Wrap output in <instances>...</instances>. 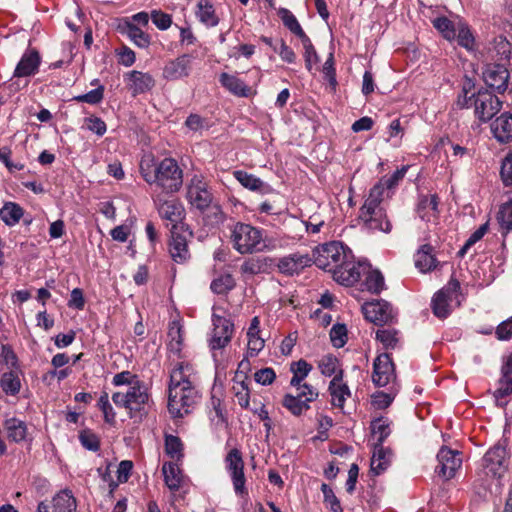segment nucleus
<instances>
[{
  "label": "nucleus",
  "mask_w": 512,
  "mask_h": 512,
  "mask_svg": "<svg viewBox=\"0 0 512 512\" xmlns=\"http://www.w3.org/2000/svg\"><path fill=\"white\" fill-rule=\"evenodd\" d=\"M314 264L331 272L333 279L345 286L358 282L366 270L364 263L356 262L351 250L339 241L317 246L313 251Z\"/></svg>",
  "instance_id": "obj_1"
},
{
  "label": "nucleus",
  "mask_w": 512,
  "mask_h": 512,
  "mask_svg": "<svg viewBox=\"0 0 512 512\" xmlns=\"http://www.w3.org/2000/svg\"><path fill=\"white\" fill-rule=\"evenodd\" d=\"M200 400L197 376L188 362H179L170 372L168 385V411L172 417L189 414Z\"/></svg>",
  "instance_id": "obj_2"
},
{
  "label": "nucleus",
  "mask_w": 512,
  "mask_h": 512,
  "mask_svg": "<svg viewBox=\"0 0 512 512\" xmlns=\"http://www.w3.org/2000/svg\"><path fill=\"white\" fill-rule=\"evenodd\" d=\"M139 172L147 184L155 185L164 194L176 193L183 185V170L170 157L157 161L152 153L144 154L139 163Z\"/></svg>",
  "instance_id": "obj_3"
},
{
  "label": "nucleus",
  "mask_w": 512,
  "mask_h": 512,
  "mask_svg": "<svg viewBox=\"0 0 512 512\" xmlns=\"http://www.w3.org/2000/svg\"><path fill=\"white\" fill-rule=\"evenodd\" d=\"M111 398L117 407L127 410L131 419L147 416L153 405L149 388L143 381L135 382L126 392L113 393Z\"/></svg>",
  "instance_id": "obj_4"
},
{
  "label": "nucleus",
  "mask_w": 512,
  "mask_h": 512,
  "mask_svg": "<svg viewBox=\"0 0 512 512\" xmlns=\"http://www.w3.org/2000/svg\"><path fill=\"white\" fill-rule=\"evenodd\" d=\"M381 188L373 186L359 211V219L372 231L391 232L392 224L382 206Z\"/></svg>",
  "instance_id": "obj_5"
},
{
  "label": "nucleus",
  "mask_w": 512,
  "mask_h": 512,
  "mask_svg": "<svg viewBox=\"0 0 512 512\" xmlns=\"http://www.w3.org/2000/svg\"><path fill=\"white\" fill-rule=\"evenodd\" d=\"M230 240L240 254H253L268 249L263 230L248 223L237 222L231 229Z\"/></svg>",
  "instance_id": "obj_6"
},
{
  "label": "nucleus",
  "mask_w": 512,
  "mask_h": 512,
  "mask_svg": "<svg viewBox=\"0 0 512 512\" xmlns=\"http://www.w3.org/2000/svg\"><path fill=\"white\" fill-rule=\"evenodd\" d=\"M460 283L456 279H451L448 284L439 290L432 298L431 308L434 315L438 318H446L451 312L453 303L460 304Z\"/></svg>",
  "instance_id": "obj_7"
},
{
  "label": "nucleus",
  "mask_w": 512,
  "mask_h": 512,
  "mask_svg": "<svg viewBox=\"0 0 512 512\" xmlns=\"http://www.w3.org/2000/svg\"><path fill=\"white\" fill-rule=\"evenodd\" d=\"M163 194L159 193L153 196V201L160 217L172 225L171 230L182 229L185 217L183 204L178 199H165Z\"/></svg>",
  "instance_id": "obj_8"
},
{
  "label": "nucleus",
  "mask_w": 512,
  "mask_h": 512,
  "mask_svg": "<svg viewBox=\"0 0 512 512\" xmlns=\"http://www.w3.org/2000/svg\"><path fill=\"white\" fill-rule=\"evenodd\" d=\"M508 458L506 447L497 443L485 453L482 459L484 474L491 478H501L508 469Z\"/></svg>",
  "instance_id": "obj_9"
},
{
  "label": "nucleus",
  "mask_w": 512,
  "mask_h": 512,
  "mask_svg": "<svg viewBox=\"0 0 512 512\" xmlns=\"http://www.w3.org/2000/svg\"><path fill=\"white\" fill-rule=\"evenodd\" d=\"M473 96L474 113L480 122L490 121L501 110L502 101L492 91L488 89L479 90Z\"/></svg>",
  "instance_id": "obj_10"
},
{
  "label": "nucleus",
  "mask_w": 512,
  "mask_h": 512,
  "mask_svg": "<svg viewBox=\"0 0 512 512\" xmlns=\"http://www.w3.org/2000/svg\"><path fill=\"white\" fill-rule=\"evenodd\" d=\"M212 323L213 329L209 339V347L216 359V352L224 349L231 341L234 325L229 319L216 314L212 315Z\"/></svg>",
  "instance_id": "obj_11"
},
{
  "label": "nucleus",
  "mask_w": 512,
  "mask_h": 512,
  "mask_svg": "<svg viewBox=\"0 0 512 512\" xmlns=\"http://www.w3.org/2000/svg\"><path fill=\"white\" fill-rule=\"evenodd\" d=\"M224 462L225 468L231 477L235 493L240 496L246 495V478L244 475V461L241 451L237 448L231 449L225 456Z\"/></svg>",
  "instance_id": "obj_12"
},
{
  "label": "nucleus",
  "mask_w": 512,
  "mask_h": 512,
  "mask_svg": "<svg viewBox=\"0 0 512 512\" xmlns=\"http://www.w3.org/2000/svg\"><path fill=\"white\" fill-rule=\"evenodd\" d=\"M437 461L438 465L435 468V472L444 480L452 479L462 465L459 452L448 447H442L438 451Z\"/></svg>",
  "instance_id": "obj_13"
},
{
  "label": "nucleus",
  "mask_w": 512,
  "mask_h": 512,
  "mask_svg": "<svg viewBox=\"0 0 512 512\" xmlns=\"http://www.w3.org/2000/svg\"><path fill=\"white\" fill-rule=\"evenodd\" d=\"M187 200L195 208L204 210L212 202V194L203 178L194 175L187 186Z\"/></svg>",
  "instance_id": "obj_14"
},
{
  "label": "nucleus",
  "mask_w": 512,
  "mask_h": 512,
  "mask_svg": "<svg viewBox=\"0 0 512 512\" xmlns=\"http://www.w3.org/2000/svg\"><path fill=\"white\" fill-rule=\"evenodd\" d=\"M312 258L309 254L295 252L275 260V267L286 276L300 274L306 267L311 266Z\"/></svg>",
  "instance_id": "obj_15"
},
{
  "label": "nucleus",
  "mask_w": 512,
  "mask_h": 512,
  "mask_svg": "<svg viewBox=\"0 0 512 512\" xmlns=\"http://www.w3.org/2000/svg\"><path fill=\"white\" fill-rule=\"evenodd\" d=\"M396 378L394 364L389 354L379 355L373 364L372 381L378 387H385Z\"/></svg>",
  "instance_id": "obj_16"
},
{
  "label": "nucleus",
  "mask_w": 512,
  "mask_h": 512,
  "mask_svg": "<svg viewBox=\"0 0 512 512\" xmlns=\"http://www.w3.org/2000/svg\"><path fill=\"white\" fill-rule=\"evenodd\" d=\"M509 77L507 68L500 64L487 65L483 71V80L487 87L498 93L507 90Z\"/></svg>",
  "instance_id": "obj_17"
},
{
  "label": "nucleus",
  "mask_w": 512,
  "mask_h": 512,
  "mask_svg": "<svg viewBox=\"0 0 512 512\" xmlns=\"http://www.w3.org/2000/svg\"><path fill=\"white\" fill-rule=\"evenodd\" d=\"M192 70V57L183 54L175 59L166 62L163 67L162 76L168 81H176L188 77Z\"/></svg>",
  "instance_id": "obj_18"
},
{
  "label": "nucleus",
  "mask_w": 512,
  "mask_h": 512,
  "mask_svg": "<svg viewBox=\"0 0 512 512\" xmlns=\"http://www.w3.org/2000/svg\"><path fill=\"white\" fill-rule=\"evenodd\" d=\"M365 318L375 324L386 323L393 318L392 306L383 300L368 302L363 305Z\"/></svg>",
  "instance_id": "obj_19"
},
{
  "label": "nucleus",
  "mask_w": 512,
  "mask_h": 512,
  "mask_svg": "<svg viewBox=\"0 0 512 512\" xmlns=\"http://www.w3.org/2000/svg\"><path fill=\"white\" fill-rule=\"evenodd\" d=\"M125 81L133 96L146 93L155 86V80L151 74L137 70L126 73Z\"/></svg>",
  "instance_id": "obj_20"
},
{
  "label": "nucleus",
  "mask_w": 512,
  "mask_h": 512,
  "mask_svg": "<svg viewBox=\"0 0 512 512\" xmlns=\"http://www.w3.org/2000/svg\"><path fill=\"white\" fill-rule=\"evenodd\" d=\"M41 58L35 49H28L22 55L19 63L17 64L14 76L15 77H28L34 75L40 66Z\"/></svg>",
  "instance_id": "obj_21"
},
{
  "label": "nucleus",
  "mask_w": 512,
  "mask_h": 512,
  "mask_svg": "<svg viewBox=\"0 0 512 512\" xmlns=\"http://www.w3.org/2000/svg\"><path fill=\"white\" fill-rule=\"evenodd\" d=\"M308 394L310 395L308 399H301L296 395L287 393L282 399V405L294 416H300L310 409V403L315 401L319 396L318 391H312L310 389Z\"/></svg>",
  "instance_id": "obj_22"
},
{
  "label": "nucleus",
  "mask_w": 512,
  "mask_h": 512,
  "mask_svg": "<svg viewBox=\"0 0 512 512\" xmlns=\"http://www.w3.org/2000/svg\"><path fill=\"white\" fill-rule=\"evenodd\" d=\"M328 392L331 396L332 406L339 409H343L346 400L351 397L350 388L341 378V374L332 378L328 386Z\"/></svg>",
  "instance_id": "obj_23"
},
{
  "label": "nucleus",
  "mask_w": 512,
  "mask_h": 512,
  "mask_svg": "<svg viewBox=\"0 0 512 512\" xmlns=\"http://www.w3.org/2000/svg\"><path fill=\"white\" fill-rule=\"evenodd\" d=\"M169 253L173 261L179 264L184 263L190 257L187 238L180 234L178 230H171Z\"/></svg>",
  "instance_id": "obj_24"
},
{
  "label": "nucleus",
  "mask_w": 512,
  "mask_h": 512,
  "mask_svg": "<svg viewBox=\"0 0 512 512\" xmlns=\"http://www.w3.org/2000/svg\"><path fill=\"white\" fill-rule=\"evenodd\" d=\"M438 196L436 194L422 196L417 206V213L419 217L427 222H436L438 219Z\"/></svg>",
  "instance_id": "obj_25"
},
{
  "label": "nucleus",
  "mask_w": 512,
  "mask_h": 512,
  "mask_svg": "<svg viewBox=\"0 0 512 512\" xmlns=\"http://www.w3.org/2000/svg\"><path fill=\"white\" fill-rule=\"evenodd\" d=\"M430 244L420 246L414 255L415 267L422 273H427L437 267L438 261Z\"/></svg>",
  "instance_id": "obj_26"
},
{
  "label": "nucleus",
  "mask_w": 512,
  "mask_h": 512,
  "mask_svg": "<svg viewBox=\"0 0 512 512\" xmlns=\"http://www.w3.org/2000/svg\"><path fill=\"white\" fill-rule=\"evenodd\" d=\"M235 179L245 188L259 192L262 194H268L273 191L272 187L263 182L260 178L246 171L237 170L233 173Z\"/></svg>",
  "instance_id": "obj_27"
},
{
  "label": "nucleus",
  "mask_w": 512,
  "mask_h": 512,
  "mask_svg": "<svg viewBox=\"0 0 512 512\" xmlns=\"http://www.w3.org/2000/svg\"><path fill=\"white\" fill-rule=\"evenodd\" d=\"M493 136L501 143H508L512 140V115L501 114L492 124Z\"/></svg>",
  "instance_id": "obj_28"
},
{
  "label": "nucleus",
  "mask_w": 512,
  "mask_h": 512,
  "mask_svg": "<svg viewBox=\"0 0 512 512\" xmlns=\"http://www.w3.org/2000/svg\"><path fill=\"white\" fill-rule=\"evenodd\" d=\"M274 267L275 259L262 256L244 261L240 269L244 274L257 275L261 273H268Z\"/></svg>",
  "instance_id": "obj_29"
},
{
  "label": "nucleus",
  "mask_w": 512,
  "mask_h": 512,
  "mask_svg": "<svg viewBox=\"0 0 512 512\" xmlns=\"http://www.w3.org/2000/svg\"><path fill=\"white\" fill-rule=\"evenodd\" d=\"M219 82L225 89L235 96L249 97L251 94V88L235 75L223 72L220 74Z\"/></svg>",
  "instance_id": "obj_30"
},
{
  "label": "nucleus",
  "mask_w": 512,
  "mask_h": 512,
  "mask_svg": "<svg viewBox=\"0 0 512 512\" xmlns=\"http://www.w3.org/2000/svg\"><path fill=\"white\" fill-rule=\"evenodd\" d=\"M123 33L127 35L130 41L141 49H146L150 46L151 37L144 32L139 26L132 21H125L122 28Z\"/></svg>",
  "instance_id": "obj_31"
},
{
  "label": "nucleus",
  "mask_w": 512,
  "mask_h": 512,
  "mask_svg": "<svg viewBox=\"0 0 512 512\" xmlns=\"http://www.w3.org/2000/svg\"><path fill=\"white\" fill-rule=\"evenodd\" d=\"M392 451L388 448H384L383 445H374V451L371 458V471L375 475H379L384 472L391 461Z\"/></svg>",
  "instance_id": "obj_32"
},
{
  "label": "nucleus",
  "mask_w": 512,
  "mask_h": 512,
  "mask_svg": "<svg viewBox=\"0 0 512 512\" xmlns=\"http://www.w3.org/2000/svg\"><path fill=\"white\" fill-rule=\"evenodd\" d=\"M54 512H75L77 508L76 499L69 489L58 492L52 500Z\"/></svg>",
  "instance_id": "obj_33"
},
{
  "label": "nucleus",
  "mask_w": 512,
  "mask_h": 512,
  "mask_svg": "<svg viewBox=\"0 0 512 512\" xmlns=\"http://www.w3.org/2000/svg\"><path fill=\"white\" fill-rule=\"evenodd\" d=\"M162 473L164 475L165 484L171 491H177L181 487L183 475L176 463H164Z\"/></svg>",
  "instance_id": "obj_34"
},
{
  "label": "nucleus",
  "mask_w": 512,
  "mask_h": 512,
  "mask_svg": "<svg viewBox=\"0 0 512 512\" xmlns=\"http://www.w3.org/2000/svg\"><path fill=\"white\" fill-rule=\"evenodd\" d=\"M4 427L10 441L18 443L26 439L27 425L24 421L15 417L9 418L4 422Z\"/></svg>",
  "instance_id": "obj_35"
},
{
  "label": "nucleus",
  "mask_w": 512,
  "mask_h": 512,
  "mask_svg": "<svg viewBox=\"0 0 512 512\" xmlns=\"http://www.w3.org/2000/svg\"><path fill=\"white\" fill-rule=\"evenodd\" d=\"M496 221L501 235L505 238L512 231V198L500 206Z\"/></svg>",
  "instance_id": "obj_36"
},
{
  "label": "nucleus",
  "mask_w": 512,
  "mask_h": 512,
  "mask_svg": "<svg viewBox=\"0 0 512 512\" xmlns=\"http://www.w3.org/2000/svg\"><path fill=\"white\" fill-rule=\"evenodd\" d=\"M318 368L325 377H338L339 374H341V378L344 377V371L341 368L340 361L331 354L323 356L318 361Z\"/></svg>",
  "instance_id": "obj_37"
},
{
  "label": "nucleus",
  "mask_w": 512,
  "mask_h": 512,
  "mask_svg": "<svg viewBox=\"0 0 512 512\" xmlns=\"http://www.w3.org/2000/svg\"><path fill=\"white\" fill-rule=\"evenodd\" d=\"M23 215V208L14 202H6L0 209V218L9 227L15 226Z\"/></svg>",
  "instance_id": "obj_38"
},
{
  "label": "nucleus",
  "mask_w": 512,
  "mask_h": 512,
  "mask_svg": "<svg viewBox=\"0 0 512 512\" xmlns=\"http://www.w3.org/2000/svg\"><path fill=\"white\" fill-rule=\"evenodd\" d=\"M312 368V365L303 359L292 362L290 365V371L293 376L290 380V385L297 390H300V385L303 384V380L309 375Z\"/></svg>",
  "instance_id": "obj_39"
},
{
  "label": "nucleus",
  "mask_w": 512,
  "mask_h": 512,
  "mask_svg": "<svg viewBox=\"0 0 512 512\" xmlns=\"http://www.w3.org/2000/svg\"><path fill=\"white\" fill-rule=\"evenodd\" d=\"M501 373L502 375L498 381V387L494 391L493 395L497 405L503 407L506 405V402L503 401V399L512 394V372H507L501 369Z\"/></svg>",
  "instance_id": "obj_40"
},
{
  "label": "nucleus",
  "mask_w": 512,
  "mask_h": 512,
  "mask_svg": "<svg viewBox=\"0 0 512 512\" xmlns=\"http://www.w3.org/2000/svg\"><path fill=\"white\" fill-rule=\"evenodd\" d=\"M434 28L445 38L452 42L456 39L457 23L451 21L445 16L437 17L432 20Z\"/></svg>",
  "instance_id": "obj_41"
},
{
  "label": "nucleus",
  "mask_w": 512,
  "mask_h": 512,
  "mask_svg": "<svg viewBox=\"0 0 512 512\" xmlns=\"http://www.w3.org/2000/svg\"><path fill=\"white\" fill-rule=\"evenodd\" d=\"M0 386L6 395L15 396L20 392L21 381L16 371L5 372L1 375Z\"/></svg>",
  "instance_id": "obj_42"
},
{
  "label": "nucleus",
  "mask_w": 512,
  "mask_h": 512,
  "mask_svg": "<svg viewBox=\"0 0 512 512\" xmlns=\"http://www.w3.org/2000/svg\"><path fill=\"white\" fill-rule=\"evenodd\" d=\"M300 40L304 48L303 56L305 60V67L309 72H313V70L318 69L320 58L316 52L314 45L312 44L310 38L307 35L300 38Z\"/></svg>",
  "instance_id": "obj_43"
},
{
  "label": "nucleus",
  "mask_w": 512,
  "mask_h": 512,
  "mask_svg": "<svg viewBox=\"0 0 512 512\" xmlns=\"http://www.w3.org/2000/svg\"><path fill=\"white\" fill-rule=\"evenodd\" d=\"M197 16L202 23L210 27L216 26L219 22L213 5L208 0L199 1Z\"/></svg>",
  "instance_id": "obj_44"
},
{
  "label": "nucleus",
  "mask_w": 512,
  "mask_h": 512,
  "mask_svg": "<svg viewBox=\"0 0 512 512\" xmlns=\"http://www.w3.org/2000/svg\"><path fill=\"white\" fill-rule=\"evenodd\" d=\"M278 16L281 18L284 26L297 37L302 38L306 35L298 20L290 10L286 8H280L278 10Z\"/></svg>",
  "instance_id": "obj_45"
},
{
  "label": "nucleus",
  "mask_w": 512,
  "mask_h": 512,
  "mask_svg": "<svg viewBox=\"0 0 512 512\" xmlns=\"http://www.w3.org/2000/svg\"><path fill=\"white\" fill-rule=\"evenodd\" d=\"M376 339L382 343L385 349H394L399 345V332L392 328H383L376 331Z\"/></svg>",
  "instance_id": "obj_46"
},
{
  "label": "nucleus",
  "mask_w": 512,
  "mask_h": 512,
  "mask_svg": "<svg viewBox=\"0 0 512 512\" xmlns=\"http://www.w3.org/2000/svg\"><path fill=\"white\" fill-rule=\"evenodd\" d=\"M461 47L472 50L474 47V36L471 33L468 25L461 20L457 22V32H456V39H455Z\"/></svg>",
  "instance_id": "obj_47"
},
{
  "label": "nucleus",
  "mask_w": 512,
  "mask_h": 512,
  "mask_svg": "<svg viewBox=\"0 0 512 512\" xmlns=\"http://www.w3.org/2000/svg\"><path fill=\"white\" fill-rule=\"evenodd\" d=\"M97 407L103 413L104 421L109 425H114L116 422V413L110 403L109 395L107 392H102L98 401Z\"/></svg>",
  "instance_id": "obj_48"
},
{
  "label": "nucleus",
  "mask_w": 512,
  "mask_h": 512,
  "mask_svg": "<svg viewBox=\"0 0 512 512\" xmlns=\"http://www.w3.org/2000/svg\"><path fill=\"white\" fill-rule=\"evenodd\" d=\"M407 170L408 166H402L400 169H397L392 175L383 177L375 185L381 188V197H383L385 189H392L398 185V183L404 178Z\"/></svg>",
  "instance_id": "obj_49"
},
{
  "label": "nucleus",
  "mask_w": 512,
  "mask_h": 512,
  "mask_svg": "<svg viewBox=\"0 0 512 512\" xmlns=\"http://www.w3.org/2000/svg\"><path fill=\"white\" fill-rule=\"evenodd\" d=\"M236 285L234 277L229 274L220 275L211 283V290L216 294H226L231 291Z\"/></svg>",
  "instance_id": "obj_50"
},
{
  "label": "nucleus",
  "mask_w": 512,
  "mask_h": 512,
  "mask_svg": "<svg viewBox=\"0 0 512 512\" xmlns=\"http://www.w3.org/2000/svg\"><path fill=\"white\" fill-rule=\"evenodd\" d=\"M365 286L366 289L372 293H380L384 288V277L379 271H368V267L366 266V270L362 273L365 274Z\"/></svg>",
  "instance_id": "obj_51"
},
{
  "label": "nucleus",
  "mask_w": 512,
  "mask_h": 512,
  "mask_svg": "<svg viewBox=\"0 0 512 512\" xmlns=\"http://www.w3.org/2000/svg\"><path fill=\"white\" fill-rule=\"evenodd\" d=\"M371 430L377 442L375 445H383L386 438L390 435L391 429L387 419L378 418L371 423Z\"/></svg>",
  "instance_id": "obj_52"
},
{
  "label": "nucleus",
  "mask_w": 512,
  "mask_h": 512,
  "mask_svg": "<svg viewBox=\"0 0 512 512\" xmlns=\"http://www.w3.org/2000/svg\"><path fill=\"white\" fill-rule=\"evenodd\" d=\"M183 444L179 437L167 435L165 437V451L171 458L180 460L183 457Z\"/></svg>",
  "instance_id": "obj_53"
},
{
  "label": "nucleus",
  "mask_w": 512,
  "mask_h": 512,
  "mask_svg": "<svg viewBox=\"0 0 512 512\" xmlns=\"http://www.w3.org/2000/svg\"><path fill=\"white\" fill-rule=\"evenodd\" d=\"M321 491L324 496V504L331 510V512H343L339 499L334 494L332 488L323 483Z\"/></svg>",
  "instance_id": "obj_54"
},
{
  "label": "nucleus",
  "mask_w": 512,
  "mask_h": 512,
  "mask_svg": "<svg viewBox=\"0 0 512 512\" xmlns=\"http://www.w3.org/2000/svg\"><path fill=\"white\" fill-rule=\"evenodd\" d=\"M330 339L334 347L341 348L347 342V329L344 324H335L330 331Z\"/></svg>",
  "instance_id": "obj_55"
},
{
  "label": "nucleus",
  "mask_w": 512,
  "mask_h": 512,
  "mask_svg": "<svg viewBox=\"0 0 512 512\" xmlns=\"http://www.w3.org/2000/svg\"><path fill=\"white\" fill-rule=\"evenodd\" d=\"M151 20L153 24L159 30H167L172 25V17L170 14L163 12L162 10H152L151 11Z\"/></svg>",
  "instance_id": "obj_56"
},
{
  "label": "nucleus",
  "mask_w": 512,
  "mask_h": 512,
  "mask_svg": "<svg viewBox=\"0 0 512 512\" xmlns=\"http://www.w3.org/2000/svg\"><path fill=\"white\" fill-rule=\"evenodd\" d=\"M500 177L504 186H512V152H509L501 162Z\"/></svg>",
  "instance_id": "obj_57"
},
{
  "label": "nucleus",
  "mask_w": 512,
  "mask_h": 512,
  "mask_svg": "<svg viewBox=\"0 0 512 512\" xmlns=\"http://www.w3.org/2000/svg\"><path fill=\"white\" fill-rule=\"evenodd\" d=\"M103 97L104 87L98 86L96 89H93L85 94L76 96L74 100L81 103L98 104L102 101Z\"/></svg>",
  "instance_id": "obj_58"
},
{
  "label": "nucleus",
  "mask_w": 512,
  "mask_h": 512,
  "mask_svg": "<svg viewBox=\"0 0 512 512\" xmlns=\"http://www.w3.org/2000/svg\"><path fill=\"white\" fill-rule=\"evenodd\" d=\"M135 382H141L137 375L132 374L130 371H122L114 375L112 383L114 386L128 385L133 387Z\"/></svg>",
  "instance_id": "obj_59"
},
{
  "label": "nucleus",
  "mask_w": 512,
  "mask_h": 512,
  "mask_svg": "<svg viewBox=\"0 0 512 512\" xmlns=\"http://www.w3.org/2000/svg\"><path fill=\"white\" fill-rule=\"evenodd\" d=\"M276 378V373L273 368L266 367L260 370H257L254 373V380L263 386L270 385L274 382Z\"/></svg>",
  "instance_id": "obj_60"
},
{
  "label": "nucleus",
  "mask_w": 512,
  "mask_h": 512,
  "mask_svg": "<svg viewBox=\"0 0 512 512\" xmlns=\"http://www.w3.org/2000/svg\"><path fill=\"white\" fill-rule=\"evenodd\" d=\"M86 128L98 136H103L107 130L106 123L99 117L90 116L85 118Z\"/></svg>",
  "instance_id": "obj_61"
},
{
  "label": "nucleus",
  "mask_w": 512,
  "mask_h": 512,
  "mask_svg": "<svg viewBox=\"0 0 512 512\" xmlns=\"http://www.w3.org/2000/svg\"><path fill=\"white\" fill-rule=\"evenodd\" d=\"M79 440L82 446L90 451H97L99 449V439L90 431L81 432L79 435Z\"/></svg>",
  "instance_id": "obj_62"
},
{
  "label": "nucleus",
  "mask_w": 512,
  "mask_h": 512,
  "mask_svg": "<svg viewBox=\"0 0 512 512\" xmlns=\"http://www.w3.org/2000/svg\"><path fill=\"white\" fill-rule=\"evenodd\" d=\"M495 334L500 341H508L512 338V316L497 326Z\"/></svg>",
  "instance_id": "obj_63"
},
{
  "label": "nucleus",
  "mask_w": 512,
  "mask_h": 512,
  "mask_svg": "<svg viewBox=\"0 0 512 512\" xmlns=\"http://www.w3.org/2000/svg\"><path fill=\"white\" fill-rule=\"evenodd\" d=\"M247 337V353L249 356L254 357L264 348V340L259 336V334L247 335Z\"/></svg>",
  "instance_id": "obj_64"
}]
</instances>
